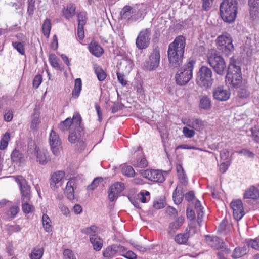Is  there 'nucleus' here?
Wrapping results in <instances>:
<instances>
[{
	"label": "nucleus",
	"mask_w": 259,
	"mask_h": 259,
	"mask_svg": "<svg viewBox=\"0 0 259 259\" xmlns=\"http://www.w3.org/2000/svg\"><path fill=\"white\" fill-rule=\"evenodd\" d=\"M186 39L183 35L178 36L169 44L167 51L169 65L172 68H178L183 62Z\"/></svg>",
	"instance_id": "obj_1"
},
{
	"label": "nucleus",
	"mask_w": 259,
	"mask_h": 259,
	"mask_svg": "<svg viewBox=\"0 0 259 259\" xmlns=\"http://www.w3.org/2000/svg\"><path fill=\"white\" fill-rule=\"evenodd\" d=\"M236 0H223L220 6V15L226 22H233L236 17L238 7Z\"/></svg>",
	"instance_id": "obj_2"
},
{
	"label": "nucleus",
	"mask_w": 259,
	"mask_h": 259,
	"mask_svg": "<svg viewBox=\"0 0 259 259\" xmlns=\"http://www.w3.org/2000/svg\"><path fill=\"white\" fill-rule=\"evenodd\" d=\"M206 58L207 62L217 74L221 76L224 75L226 69V64L224 59L215 50H208L206 54Z\"/></svg>",
	"instance_id": "obj_3"
},
{
	"label": "nucleus",
	"mask_w": 259,
	"mask_h": 259,
	"mask_svg": "<svg viewBox=\"0 0 259 259\" xmlns=\"http://www.w3.org/2000/svg\"><path fill=\"white\" fill-rule=\"evenodd\" d=\"M195 61H189L184 66L178 70L175 75L176 83L179 85L186 84L192 78L193 70Z\"/></svg>",
	"instance_id": "obj_4"
},
{
	"label": "nucleus",
	"mask_w": 259,
	"mask_h": 259,
	"mask_svg": "<svg viewBox=\"0 0 259 259\" xmlns=\"http://www.w3.org/2000/svg\"><path fill=\"white\" fill-rule=\"evenodd\" d=\"M196 80L199 86L205 89L210 88L213 82L211 69L206 66L201 67L197 74Z\"/></svg>",
	"instance_id": "obj_5"
},
{
	"label": "nucleus",
	"mask_w": 259,
	"mask_h": 259,
	"mask_svg": "<svg viewBox=\"0 0 259 259\" xmlns=\"http://www.w3.org/2000/svg\"><path fill=\"white\" fill-rule=\"evenodd\" d=\"M225 81L234 88L239 87L242 82L240 68L234 64H230Z\"/></svg>",
	"instance_id": "obj_6"
},
{
	"label": "nucleus",
	"mask_w": 259,
	"mask_h": 259,
	"mask_svg": "<svg viewBox=\"0 0 259 259\" xmlns=\"http://www.w3.org/2000/svg\"><path fill=\"white\" fill-rule=\"evenodd\" d=\"M215 41L218 49L226 56H229L234 50L232 38L227 33L219 35Z\"/></svg>",
	"instance_id": "obj_7"
},
{
	"label": "nucleus",
	"mask_w": 259,
	"mask_h": 259,
	"mask_svg": "<svg viewBox=\"0 0 259 259\" xmlns=\"http://www.w3.org/2000/svg\"><path fill=\"white\" fill-rule=\"evenodd\" d=\"M81 117L80 114L75 112L73 114L72 119L70 117L67 118L65 120L59 123L58 127L60 131L65 132L70 129L71 126L72 125L74 127V130L79 131L81 128Z\"/></svg>",
	"instance_id": "obj_8"
},
{
	"label": "nucleus",
	"mask_w": 259,
	"mask_h": 259,
	"mask_svg": "<svg viewBox=\"0 0 259 259\" xmlns=\"http://www.w3.org/2000/svg\"><path fill=\"white\" fill-rule=\"evenodd\" d=\"M150 33L149 28L142 29L139 32L136 40V45L138 49L143 50L148 48L150 41Z\"/></svg>",
	"instance_id": "obj_9"
},
{
	"label": "nucleus",
	"mask_w": 259,
	"mask_h": 259,
	"mask_svg": "<svg viewBox=\"0 0 259 259\" xmlns=\"http://www.w3.org/2000/svg\"><path fill=\"white\" fill-rule=\"evenodd\" d=\"M15 181L19 185L22 201H30L31 198L30 187L26 180L21 176H17Z\"/></svg>",
	"instance_id": "obj_10"
},
{
	"label": "nucleus",
	"mask_w": 259,
	"mask_h": 259,
	"mask_svg": "<svg viewBox=\"0 0 259 259\" xmlns=\"http://www.w3.org/2000/svg\"><path fill=\"white\" fill-rule=\"evenodd\" d=\"M160 58V50L157 47L153 49L149 57V60L146 62L145 67L149 71L155 70L159 65Z\"/></svg>",
	"instance_id": "obj_11"
},
{
	"label": "nucleus",
	"mask_w": 259,
	"mask_h": 259,
	"mask_svg": "<svg viewBox=\"0 0 259 259\" xmlns=\"http://www.w3.org/2000/svg\"><path fill=\"white\" fill-rule=\"evenodd\" d=\"M142 176L149 181L153 182L162 183L165 178L161 170L148 169L143 170Z\"/></svg>",
	"instance_id": "obj_12"
},
{
	"label": "nucleus",
	"mask_w": 259,
	"mask_h": 259,
	"mask_svg": "<svg viewBox=\"0 0 259 259\" xmlns=\"http://www.w3.org/2000/svg\"><path fill=\"white\" fill-rule=\"evenodd\" d=\"M49 142L52 152L54 155H58L61 149V141L59 135L53 130L50 133Z\"/></svg>",
	"instance_id": "obj_13"
},
{
	"label": "nucleus",
	"mask_w": 259,
	"mask_h": 259,
	"mask_svg": "<svg viewBox=\"0 0 259 259\" xmlns=\"http://www.w3.org/2000/svg\"><path fill=\"white\" fill-rule=\"evenodd\" d=\"M230 207L233 210L234 219L237 221L241 220L244 215V207L241 200H234L230 203Z\"/></svg>",
	"instance_id": "obj_14"
},
{
	"label": "nucleus",
	"mask_w": 259,
	"mask_h": 259,
	"mask_svg": "<svg viewBox=\"0 0 259 259\" xmlns=\"http://www.w3.org/2000/svg\"><path fill=\"white\" fill-rule=\"evenodd\" d=\"M212 94L215 100L226 101L230 98L231 93L229 90L225 89L223 87L220 86L213 89Z\"/></svg>",
	"instance_id": "obj_15"
},
{
	"label": "nucleus",
	"mask_w": 259,
	"mask_h": 259,
	"mask_svg": "<svg viewBox=\"0 0 259 259\" xmlns=\"http://www.w3.org/2000/svg\"><path fill=\"white\" fill-rule=\"evenodd\" d=\"M124 251V246L120 245H112L106 247L103 251V255L106 258H111L120 255Z\"/></svg>",
	"instance_id": "obj_16"
},
{
	"label": "nucleus",
	"mask_w": 259,
	"mask_h": 259,
	"mask_svg": "<svg viewBox=\"0 0 259 259\" xmlns=\"http://www.w3.org/2000/svg\"><path fill=\"white\" fill-rule=\"evenodd\" d=\"M205 240L207 244L215 250L223 249L225 246V242L217 236L206 235Z\"/></svg>",
	"instance_id": "obj_17"
},
{
	"label": "nucleus",
	"mask_w": 259,
	"mask_h": 259,
	"mask_svg": "<svg viewBox=\"0 0 259 259\" xmlns=\"http://www.w3.org/2000/svg\"><path fill=\"white\" fill-rule=\"evenodd\" d=\"M65 177V172L63 171H58L53 173L50 180L51 188L55 190L58 187L57 184L61 182Z\"/></svg>",
	"instance_id": "obj_18"
},
{
	"label": "nucleus",
	"mask_w": 259,
	"mask_h": 259,
	"mask_svg": "<svg viewBox=\"0 0 259 259\" xmlns=\"http://www.w3.org/2000/svg\"><path fill=\"white\" fill-rule=\"evenodd\" d=\"M185 222V218L183 216H180L174 221L169 223L168 228V233L172 234L175 233L177 230L179 229L183 225Z\"/></svg>",
	"instance_id": "obj_19"
},
{
	"label": "nucleus",
	"mask_w": 259,
	"mask_h": 259,
	"mask_svg": "<svg viewBox=\"0 0 259 259\" xmlns=\"http://www.w3.org/2000/svg\"><path fill=\"white\" fill-rule=\"evenodd\" d=\"M90 52L96 57H101L104 53L103 48L95 40H92L88 46Z\"/></svg>",
	"instance_id": "obj_20"
},
{
	"label": "nucleus",
	"mask_w": 259,
	"mask_h": 259,
	"mask_svg": "<svg viewBox=\"0 0 259 259\" xmlns=\"http://www.w3.org/2000/svg\"><path fill=\"white\" fill-rule=\"evenodd\" d=\"M76 184V180L74 178H71L67 183L64 194L66 197L69 200L74 198V190L73 186Z\"/></svg>",
	"instance_id": "obj_21"
},
{
	"label": "nucleus",
	"mask_w": 259,
	"mask_h": 259,
	"mask_svg": "<svg viewBox=\"0 0 259 259\" xmlns=\"http://www.w3.org/2000/svg\"><path fill=\"white\" fill-rule=\"evenodd\" d=\"M36 151L37 161L41 165L46 164L50 160L49 152L47 150H40L38 148H35Z\"/></svg>",
	"instance_id": "obj_22"
},
{
	"label": "nucleus",
	"mask_w": 259,
	"mask_h": 259,
	"mask_svg": "<svg viewBox=\"0 0 259 259\" xmlns=\"http://www.w3.org/2000/svg\"><path fill=\"white\" fill-rule=\"evenodd\" d=\"M188 231V230H185L183 233L177 234L174 237V241L179 245H189L190 236Z\"/></svg>",
	"instance_id": "obj_23"
},
{
	"label": "nucleus",
	"mask_w": 259,
	"mask_h": 259,
	"mask_svg": "<svg viewBox=\"0 0 259 259\" xmlns=\"http://www.w3.org/2000/svg\"><path fill=\"white\" fill-rule=\"evenodd\" d=\"M244 199H257L259 198V190L254 186L246 189L243 194Z\"/></svg>",
	"instance_id": "obj_24"
},
{
	"label": "nucleus",
	"mask_w": 259,
	"mask_h": 259,
	"mask_svg": "<svg viewBox=\"0 0 259 259\" xmlns=\"http://www.w3.org/2000/svg\"><path fill=\"white\" fill-rule=\"evenodd\" d=\"M248 5L250 7V15L253 20L256 19L259 15V0H248Z\"/></svg>",
	"instance_id": "obj_25"
},
{
	"label": "nucleus",
	"mask_w": 259,
	"mask_h": 259,
	"mask_svg": "<svg viewBox=\"0 0 259 259\" xmlns=\"http://www.w3.org/2000/svg\"><path fill=\"white\" fill-rule=\"evenodd\" d=\"M187 126L197 131H202L205 126L204 122L200 119L193 118L189 120L187 123Z\"/></svg>",
	"instance_id": "obj_26"
},
{
	"label": "nucleus",
	"mask_w": 259,
	"mask_h": 259,
	"mask_svg": "<svg viewBox=\"0 0 259 259\" xmlns=\"http://www.w3.org/2000/svg\"><path fill=\"white\" fill-rule=\"evenodd\" d=\"M76 7L74 4H70L62 10V14L66 19H70L75 14Z\"/></svg>",
	"instance_id": "obj_27"
},
{
	"label": "nucleus",
	"mask_w": 259,
	"mask_h": 259,
	"mask_svg": "<svg viewBox=\"0 0 259 259\" xmlns=\"http://www.w3.org/2000/svg\"><path fill=\"white\" fill-rule=\"evenodd\" d=\"M90 240L92 243L93 248L96 251H100L102 247L103 241V240L97 235H93L90 238Z\"/></svg>",
	"instance_id": "obj_28"
},
{
	"label": "nucleus",
	"mask_w": 259,
	"mask_h": 259,
	"mask_svg": "<svg viewBox=\"0 0 259 259\" xmlns=\"http://www.w3.org/2000/svg\"><path fill=\"white\" fill-rule=\"evenodd\" d=\"M200 108L204 110H209L211 108V101L207 96H202L200 97L199 104Z\"/></svg>",
	"instance_id": "obj_29"
},
{
	"label": "nucleus",
	"mask_w": 259,
	"mask_h": 259,
	"mask_svg": "<svg viewBox=\"0 0 259 259\" xmlns=\"http://www.w3.org/2000/svg\"><path fill=\"white\" fill-rule=\"evenodd\" d=\"M248 251L245 246L237 247L234 249L231 256L233 259H238L246 255Z\"/></svg>",
	"instance_id": "obj_30"
},
{
	"label": "nucleus",
	"mask_w": 259,
	"mask_h": 259,
	"mask_svg": "<svg viewBox=\"0 0 259 259\" xmlns=\"http://www.w3.org/2000/svg\"><path fill=\"white\" fill-rule=\"evenodd\" d=\"M82 89V81L80 78H77L75 80L74 87L71 93L72 98H77L80 95Z\"/></svg>",
	"instance_id": "obj_31"
},
{
	"label": "nucleus",
	"mask_w": 259,
	"mask_h": 259,
	"mask_svg": "<svg viewBox=\"0 0 259 259\" xmlns=\"http://www.w3.org/2000/svg\"><path fill=\"white\" fill-rule=\"evenodd\" d=\"M23 158V154L16 149H14L11 154L12 162L16 164L20 163Z\"/></svg>",
	"instance_id": "obj_32"
},
{
	"label": "nucleus",
	"mask_w": 259,
	"mask_h": 259,
	"mask_svg": "<svg viewBox=\"0 0 259 259\" xmlns=\"http://www.w3.org/2000/svg\"><path fill=\"white\" fill-rule=\"evenodd\" d=\"M195 209L197 214V223L200 227L201 226V223L202 222V218L204 215L203 211V207L201 204V202L199 200H197L195 204Z\"/></svg>",
	"instance_id": "obj_33"
},
{
	"label": "nucleus",
	"mask_w": 259,
	"mask_h": 259,
	"mask_svg": "<svg viewBox=\"0 0 259 259\" xmlns=\"http://www.w3.org/2000/svg\"><path fill=\"white\" fill-rule=\"evenodd\" d=\"M44 253V248L43 247H34L29 254L30 259H41Z\"/></svg>",
	"instance_id": "obj_34"
},
{
	"label": "nucleus",
	"mask_w": 259,
	"mask_h": 259,
	"mask_svg": "<svg viewBox=\"0 0 259 259\" xmlns=\"http://www.w3.org/2000/svg\"><path fill=\"white\" fill-rule=\"evenodd\" d=\"M94 70L99 81H102L106 79L107 73L101 66L97 64L94 65Z\"/></svg>",
	"instance_id": "obj_35"
},
{
	"label": "nucleus",
	"mask_w": 259,
	"mask_h": 259,
	"mask_svg": "<svg viewBox=\"0 0 259 259\" xmlns=\"http://www.w3.org/2000/svg\"><path fill=\"white\" fill-rule=\"evenodd\" d=\"M42 223L43 228L46 232H50L52 231V223L50 218L47 214H43L42 216Z\"/></svg>",
	"instance_id": "obj_36"
},
{
	"label": "nucleus",
	"mask_w": 259,
	"mask_h": 259,
	"mask_svg": "<svg viewBox=\"0 0 259 259\" xmlns=\"http://www.w3.org/2000/svg\"><path fill=\"white\" fill-rule=\"evenodd\" d=\"M10 139L11 134L9 132H7L3 135L0 140V150H4L7 147Z\"/></svg>",
	"instance_id": "obj_37"
},
{
	"label": "nucleus",
	"mask_w": 259,
	"mask_h": 259,
	"mask_svg": "<svg viewBox=\"0 0 259 259\" xmlns=\"http://www.w3.org/2000/svg\"><path fill=\"white\" fill-rule=\"evenodd\" d=\"M51 29V23L50 19H46L42 25V31L44 35L48 38L50 36Z\"/></svg>",
	"instance_id": "obj_38"
},
{
	"label": "nucleus",
	"mask_w": 259,
	"mask_h": 259,
	"mask_svg": "<svg viewBox=\"0 0 259 259\" xmlns=\"http://www.w3.org/2000/svg\"><path fill=\"white\" fill-rule=\"evenodd\" d=\"M172 198L175 204L178 205L182 202L183 200V195L182 194V190L179 189V186L177 187L175 191L172 194Z\"/></svg>",
	"instance_id": "obj_39"
},
{
	"label": "nucleus",
	"mask_w": 259,
	"mask_h": 259,
	"mask_svg": "<svg viewBox=\"0 0 259 259\" xmlns=\"http://www.w3.org/2000/svg\"><path fill=\"white\" fill-rule=\"evenodd\" d=\"M49 61L51 65L54 68L58 70H62L58 61L59 59L55 54H51L49 56Z\"/></svg>",
	"instance_id": "obj_40"
},
{
	"label": "nucleus",
	"mask_w": 259,
	"mask_h": 259,
	"mask_svg": "<svg viewBox=\"0 0 259 259\" xmlns=\"http://www.w3.org/2000/svg\"><path fill=\"white\" fill-rule=\"evenodd\" d=\"M22 209L25 214H29L34 211L35 207L29 201H22Z\"/></svg>",
	"instance_id": "obj_41"
},
{
	"label": "nucleus",
	"mask_w": 259,
	"mask_h": 259,
	"mask_svg": "<svg viewBox=\"0 0 259 259\" xmlns=\"http://www.w3.org/2000/svg\"><path fill=\"white\" fill-rule=\"evenodd\" d=\"M121 171L123 175L130 178L134 177L136 174L134 168L130 165L123 166Z\"/></svg>",
	"instance_id": "obj_42"
},
{
	"label": "nucleus",
	"mask_w": 259,
	"mask_h": 259,
	"mask_svg": "<svg viewBox=\"0 0 259 259\" xmlns=\"http://www.w3.org/2000/svg\"><path fill=\"white\" fill-rule=\"evenodd\" d=\"M78 26H84L87 23L88 18L87 13L85 12H80L78 13L77 15Z\"/></svg>",
	"instance_id": "obj_43"
},
{
	"label": "nucleus",
	"mask_w": 259,
	"mask_h": 259,
	"mask_svg": "<svg viewBox=\"0 0 259 259\" xmlns=\"http://www.w3.org/2000/svg\"><path fill=\"white\" fill-rule=\"evenodd\" d=\"M133 8L129 6H125L121 11V16L123 19H129L131 14H133Z\"/></svg>",
	"instance_id": "obj_44"
},
{
	"label": "nucleus",
	"mask_w": 259,
	"mask_h": 259,
	"mask_svg": "<svg viewBox=\"0 0 259 259\" xmlns=\"http://www.w3.org/2000/svg\"><path fill=\"white\" fill-rule=\"evenodd\" d=\"M124 185L123 183L116 182L112 185L109 189L111 191H113L115 193L118 195L124 189Z\"/></svg>",
	"instance_id": "obj_45"
},
{
	"label": "nucleus",
	"mask_w": 259,
	"mask_h": 259,
	"mask_svg": "<svg viewBox=\"0 0 259 259\" xmlns=\"http://www.w3.org/2000/svg\"><path fill=\"white\" fill-rule=\"evenodd\" d=\"M98 228L95 226H91L90 227H87L81 230V232L86 235H90V237L93 235H97Z\"/></svg>",
	"instance_id": "obj_46"
},
{
	"label": "nucleus",
	"mask_w": 259,
	"mask_h": 259,
	"mask_svg": "<svg viewBox=\"0 0 259 259\" xmlns=\"http://www.w3.org/2000/svg\"><path fill=\"white\" fill-rule=\"evenodd\" d=\"M185 230H188V233H189L190 236L197 233L199 231V230L196 226L195 222L193 221L189 224L188 227L186 228Z\"/></svg>",
	"instance_id": "obj_47"
},
{
	"label": "nucleus",
	"mask_w": 259,
	"mask_h": 259,
	"mask_svg": "<svg viewBox=\"0 0 259 259\" xmlns=\"http://www.w3.org/2000/svg\"><path fill=\"white\" fill-rule=\"evenodd\" d=\"M246 243L248 247H250L255 250H259V236L255 239L248 240Z\"/></svg>",
	"instance_id": "obj_48"
},
{
	"label": "nucleus",
	"mask_w": 259,
	"mask_h": 259,
	"mask_svg": "<svg viewBox=\"0 0 259 259\" xmlns=\"http://www.w3.org/2000/svg\"><path fill=\"white\" fill-rule=\"evenodd\" d=\"M12 46L21 55H25V47L23 42H13Z\"/></svg>",
	"instance_id": "obj_49"
},
{
	"label": "nucleus",
	"mask_w": 259,
	"mask_h": 259,
	"mask_svg": "<svg viewBox=\"0 0 259 259\" xmlns=\"http://www.w3.org/2000/svg\"><path fill=\"white\" fill-rule=\"evenodd\" d=\"M103 182V179L102 178H96L94 179L91 184L88 186L87 189L89 191H93L99 184Z\"/></svg>",
	"instance_id": "obj_50"
},
{
	"label": "nucleus",
	"mask_w": 259,
	"mask_h": 259,
	"mask_svg": "<svg viewBox=\"0 0 259 259\" xmlns=\"http://www.w3.org/2000/svg\"><path fill=\"white\" fill-rule=\"evenodd\" d=\"M148 161L146 158H141L140 160H137L136 162L133 163L135 167L145 168L148 166Z\"/></svg>",
	"instance_id": "obj_51"
},
{
	"label": "nucleus",
	"mask_w": 259,
	"mask_h": 259,
	"mask_svg": "<svg viewBox=\"0 0 259 259\" xmlns=\"http://www.w3.org/2000/svg\"><path fill=\"white\" fill-rule=\"evenodd\" d=\"M120 255L127 259H135L137 257L136 254L134 252L131 250L127 251L125 247H124V251L120 253Z\"/></svg>",
	"instance_id": "obj_52"
},
{
	"label": "nucleus",
	"mask_w": 259,
	"mask_h": 259,
	"mask_svg": "<svg viewBox=\"0 0 259 259\" xmlns=\"http://www.w3.org/2000/svg\"><path fill=\"white\" fill-rule=\"evenodd\" d=\"M249 95L250 92L245 87L240 88L238 91V96L239 98L246 99Z\"/></svg>",
	"instance_id": "obj_53"
},
{
	"label": "nucleus",
	"mask_w": 259,
	"mask_h": 259,
	"mask_svg": "<svg viewBox=\"0 0 259 259\" xmlns=\"http://www.w3.org/2000/svg\"><path fill=\"white\" fill-rule=\"evenodd\" d=\"M251 137L253 141L259 143V127H254L251 129Z\"/></svg>",
	"instance_id": "obj_54"
},
{
	"label": "nucleus",
	"mask_w": 259,
	"mask_h": 259,
	"mask_svg": "<svg viewBox=\"0 0 259 259\" xmlns=\"http://www.w3.org/2000/svg\"><path fill=\"white\" fill-rule=\"evenodd\" d=\"M27 4V13L29 16H32L34 13V11L35 8V0H28Z\"/></svg>",
	"instance_id": "obj_55"
},
{
	"label": "nucleus",
	"mask_w": 259,
	"mask_h": 259,
	"mask_svg": "<svg viewBox=\"0 0 259 259\" xmlns=\"http://www.w3.org/2000/svg\"><path fill=\"white\" fill-rule=\"evenodd\" d=\"M182 132L185 137L188 138H191L195 135L193 128L189 129L187 127H184Z\"/></svg>",
	"instance_id": "obj_56"
},
{
	"label": "nucleus",
	"mask_w": 259,
	"mask_h": 259,
	"mask_svg": "<svg viewBox=\"0 0 259 259\" xmlns=\"http://www.w3.org/2000/svg\"><path fill=\"white\" fill-rule=\"evenodd\" d=\"M140 200L142 203H146L149 201L150 199V193L148 191L145 192H141L140 193Z\"/></svg>",
	"instance_id": "obj_57"
},
{
	"label": "nucleus",
	"mask_w": 259,
	"mask_h": 259,
	"mask_svg": "<svg viewBox=\"0 0 259 259\" xmlns=\"http://www.w3.org/2000/svg\"><path fill=\"white\" fill-rule=\"evenodd\" d=\"M7 231L10 234L18 232L21 230V227L18 225H7Z\"/></svg>",
	"instance_id": "obj_58"
},
{
	"label": "nucleus",
	"mask_w": 259,
	"mask_h": 259,
	"mask_svg": "<svg viewBox=\"0 0 259 259\" xmlns=\"http://www.w3.org/2000/svg\"><path fill=\"white\" fill-rule=\"evenodd\" d=\"M42 81V77L40 74L36 75L33 80V87L37 89L40 85Z\"/></svg>",
	"instance_id": "obj_59"
},
{
	"label": "nucleus",
	"mask_w": 259,
	"mask_h": 259,
	"mask_svg": "<svg viewBox=\"0 0 259 259\" xmlns=\"http://www.w3.org/2000/svg\"><path fill=\"white\" fill-rule=\"evenodd\" d=\"M61 213L66 217H70V211L69 208L63 204H60L59 206Z\"/></svg>",
	"instance_id": "obj_60"
},
{
	"label": "nucleus",
	"mask_w": 259,
	"mask_h": 259,
	"mask_svg": "<svg viewBox=\"0 0 259 259\" xmlns=\"http://www.w3.org/2000/svg\"><path fill=\"white\" fill-rule=\"evenodd\" d=\"M19 211V208L18 206H14L11 207L8 211L7 214L10 215L11 218H14L16 217Z\"/></svg>",
	"instance_id": "obj_61"
},
{
	"label": "nucleus",
	"mask_w": 259,
	"mask_h": 259,
	"mask_svg": "<svg viewBox=\"0 0 259 259\" xmlns=\"http://www.w3.org/2000/svg\"><path fill=\"white\" fill-rule=\"evenodd\" d=\"M64 259H76L73 251L69 249H66L63 252Z\"/></svg>",
	"instance_id": "obj_62"
},
{
	"label": "nucleus",
	"mask_w": 259,
	"mask_h": 259,
	"mask_svg": "<svg viewBox=\"0 0 259 259\" xmlns=\"http://www.w3.org/2000/svg\"><path fill=\"white\" fill-rule=\"evenodd\" d=\"M213 1V0H202L203 9L205 11L209 10L211 7Z\"/></svg>",
	"instance_id": "obj_63"
},
{
	"label": "nucleus",
	"mask_w": 259,
	"mask_h": 259,
	"mask_svg": "<svg viewBox=\"0 0 259 259\" xmlns=\"http://www.w3.org/2000/svg\"><path fill=\"white\" fill-rule=\"evenodd\" d=\"M180 183L186 186L188 183L187 179L186 174L184 172L178 175Z\"/></svg>",
	"instance_id": "obj_64"
}]
</instances>
